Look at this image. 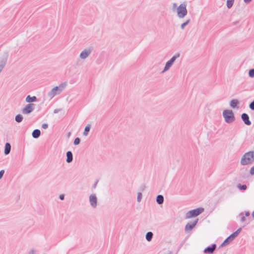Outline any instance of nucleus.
<instances>
[{
  "instance_id": "aec40b11",
  "label": "nucleus",
  "mask_w": 254,
  "mask_h": 254,
  "mask_svg": "<svg viewBox=\"0 0 254 254\" xmlns=\"http://www.w3.org/2000/svg\"><path fill=\"white\" fill-rule=\"evenodd\" d=\"M156 202L159 204H161L164 202V196L162 195L159 194L156 197Z\"/></svg>"
},
{
  "instance_id": "c03bdc74",
  "label": "nucleus",
  "mask_w": 254,
  "mask_h": 254,
  "mask_svg": "<svg viewBox=\"0 0 254 254\" xmlns=\"http://www.w3.org/2000/svg\"><path fill=\"white\" fill-rule=\"evenodd\" d=\"M70 132H68V136H69V135H70Z\"/></svg>"
},
{
  "instance_id": "79ce46f5",
  "label": "nucleus",
  "mask_w": 254,
  "mask_h": 254,
  "mask_svg": "<svg viewBox=\"0 0 254 254\" xmlns=\"http://www.w3.org/2000/svg\"><path fill=\"white\" fill-rule=\"evenodd\" d=\"M252 216L254 218V211H253V212L252 213Z\"/></svg>"
},
{
  "instance_id": "4c0bfd02",
  "label": "nucleus",
  "mask_w": 254,
  "mask_h": 254,
  "mask_svg": "<svg viewBox=\"0 0 254 254\" xmlns=\"http://www.w3.org/2000/svg\"><path fill=\"white\" fill-rule=\"evenodd\" d=\"M61 111V109H57L54 110V113L55 114H57V113H58L59 111Z\"/></svg>"
},
{
  "instance_id": "a19ab883",
  "label": "nucleus",
  "mask_w": 254,
  "mask_h": 254,
  "mask_svg": "<svg viewBox=\"0 0 254 254\" xmlns=\"http://www.w3.org/2000/svg\"><path fill=\"white\" fill-rule=\"evenodd\" d=\"M177 6V4L176 3H174L173 4V9L174 8H176Z\"/></svg>"
},
{
  "instance_id": "412c9836",
  "label": "nucleus",
  "mask_w": 254,
  "mask_h": 254,
  "mask_svg": "<svg viewBox=\"0 0 254 254\" xmlns=\"http://www.w3.org/2000/svg\"><path fill=\"white\" fill-rule=\"evenodd\" d=\"M153 234L152 232H148L145 235V238L148 242H150L153 238Z\"/></svg>"
},
{
  "instance_id": "c85d7f7f",
  "label": "nucleus",
  "mask_w": 254,
  "mask_h": 254,
  "mask_svg": "<svg viewBox=\"0 0 254 254\" xmlns=\"http://www.w3.org/2000/svg\"><path fill=\"white\" fill-rule=\"evenodd\" d=\"M80 139L79 137H76L74 140V144L75 145H78L80 143Z\"/></svg>"
},
{
  "instance_id": "37998d69",
  "label": "nucleus",
  "mask_w": 254,
  "mask_h": 254,
  "mask_svg": "<svg viewBox=\"0 0 254 254\" xmlns=\"http://www.w3.org/2000/svg\"><path fill=\"white\" fill-rule=\"evenodd\" d=\"M168 254H172V252L170 251Z\"/></svg>"
},
{
  "instance_id": "dca6fc26",
  "label": "nucleus",
  "mask_w": 254,
  "mask_h": 254,
  "mask_svg": "<svg viewBox=\"0 0 254 254\" xmlns=\"http://www.w3.org/2000/svg\"><path fill=\"white\" fill-rule=\"evenodd\" d=\"M41 134V131L38 129H34L32 133V137L34 138H38Z\"/></svg>"
},
{
  "instance_id": "9b49d317",
  "label": "nucleus",
  "mask_w": 254,
  "mask_h": 254,
  "mask_svg": "<svg viewBox=\"0 0 254 254\" xmlns=\"http://www.w3.org/2000/svg\"><path fill=\"white\" fill-rule=\"evenodd\" d=\"M198 219L197 218L192 221H190V222H188L185 226V231L186 232L191 231L196 225V224L198 222Z\"/></svg>"
},
{
  "instance_id": "f8f14e48",
  "label": "nucleus",
  "mask_w": 254,
  "mask_h": 254,
  "mask_svg": "<svg viewBox=\"0 0 254 254\" xmlns=\"http://www.w3.org/2000/svg\"><path fill=\"white\" fill-rule=\"evenodd\" d=\"M89 202L91 206L93 208H95L97 206V198L95 194H91L89 196Z\"/></svg>"
},
{
  "instance_id": "c756f323",
  "label": "nucleus",
  "mask_w": 254,
  "mask_h": 254,
  "mask_svg": "<svg viewBox=\"0 0 254 254\" xmlns=\"http://www.w3.org/2000/svg\"><path fill=\"white\" fill-rule=\"evenodd\" d=\"M249 107L252 110L254 111V100L250 104Z\"/></svg>"
},
{
  "instance_id": "b1692460",
  "label": "nucleus",
  "mask_w": 254,
  "mask_h": 254,
  "mask_svg": "<svg viewBox=\"0 0 254 254\" xmlns=\"http://www.w3.org/2000/svg\"><path fill=\"white\" fill-rule=\"evenodd\" d=\"M234 0H227V6L228 8H230L232 7L233 3H234Z\"/></svg>"
},
{
  "instance_id": "58836bf2",
  "label": "nucleus",
  "mask_w": 254,
  "mask_h": 254,
  "mask_svg": "<svg viewBox=\"0 0 254 254\" xmlns=\"http://www.w3.org/2000/svg\"><path fill=\"white\" fill-rule=\"evenodd\" d=\"M245 215L247 217L249 216L250 215V213L249 211H247V212H245Z\"/></svg>"
},
{
  "instance_id": "f257e3e1",
  "label": "nucleus",
  "mask_w": 254,
  "mask_h": 254,
  "mask_svg": "<svg viewBox=\"0 0 254 254\" xmlns=\"http://www.w3.org/2000/svg\"><path fill=\"white\" fill-rule=\"evenodd\" d=\"M254 162V151L245 153L242 157L241 164L242 165H248Z\"/></svg>"
},
{
  "instance_id": "4be33fe9",
  "label": "nucleus",
  "mask_w": 254,
  "mask_h": 254,
  "mask_svg": "<svg viewBox=\"0 0 254 254\" xmlns=\"http://www.w3.org/2000/svg\"><path fill=\"white\" fill-rule=\"evenodd\" d=\"M90 129V125H88L84 128V130L83 132V135L84 136H87L88 134V133L89 132Z\"/></svg>"
},
{
  "instance_id": "20e7f679",
  "label": "nucleus",
  "mask_w": 254,
  "mask_h": 254,
  "mask_svg": "<svg viewBox=\"0 0 254 254\" xmlns=\"http://www.w3.org/2000/svg\"><path fill=\"white\" fill-rule=\"evenodd\" d=\"M177 16L179 18H183L185 17L188 14V10L187 9V4L186 3H183L177 8Z\"/></svg>"
},
{
  "instance_id": "a878e982",
  "label": "nucleus",
  "mask_w": 254,
  "mask_h": 254,
  "mask_svg": "<svg viewBox=\"0 0 254 254\" xmlns=\"http://www.w3.org/2000/svg\"><path fill=\"white\" fill-rule=\"evenodd\" d=\"M238 187L241 190H246L247 188L246 185H241L240 184L238 185Z\"/></svg>"
},
{
  "instance_id": "7ed1b4c3",
  "label": "nucleus",
  "mask_w": 254,
  "mask_h": 254,
  "mask_svg": "<svg viewBox=\"0 0 254 254\" xmlns=\"http://www.w3.org/2000/svg\"><path fill=\"white\" fill-rule=\"evenodd\" d=\"M223 116L226 123L231 124L235 120V117L234 113L232 110H225L223 112Z\"/></svg>"
},
{
  "instance_id": "e433bc0d",
  "label": "nucleus",
  "mask_w": 254,
  "mask_h": 254,
  "mask_svg": "<svg viewBox=\"0 0 254 254\" xmlns=\"http://www.w3.org/2000/svg\"><path fill=\"white\" fill-rule=\"evenodd\" d=\"M98 181H96L95 182V183H94V184L93 185V188L94 189H95V188H96V186H97V184H98Z\"/></svg>"
},
{
  "instance_id": "f3484780",
  "label": "nucleus",
  "mask_w": 254,
  "mask_h": 254,
  "mask_svg": "<svg viewBox=\"0 0 254 254\" xmlns=\"http://www.w3.org/2000/svg\"><path fill=\"white\" fill-rule=\"evenodd\" d=\"M37 100V98L36 96L31 97L30 95H28L26 98V102L28 103H31L32 102H35Z\"/></svg>"
},
{
  "instance_id": "393cba45",
  "label": "nucleus",
  "mask_w": 254,
  "mask_h": 254,
  "mask_svg": "<svg viewBox=\"0 0 254 254\" xmlns=\"http://www.w3.org/2000/svg\"><path fill=\"white\" fill-rule=\"evenodd\" d=\"M190 22V19H188L186 21L182 23L181 25V29L183 30L185 27Z\"/></svg>"
},
{
  "instance_id": "9d476101",
  "label": "nucleus",
  "mask_w": 254,
  "mask_h": 254,
  "mask_svg": "<svg viewBox=\"0 0 254 254\" xmlns=\"http://www.w3.org/2000/svg\"><path fill=\"white\" fill-rule=\"evenodd\" d=\"M35 107V104L33 103H29L27 104L23 109L22 110V113L23 114L28 115L32 113Z\"/></svg>"
},
{
  "instance_id": "7c9ffc66",
  "label": "nucleus",
  "mask_w": 254,
  "mask_h": 254,
  "mask_svg": "<svg viewBox=\"0 0 254 254\" xmlns=\"http://www.w3.org/2000/svg\"><path fill=\"white\" fill-rule=\"evenodd\" d=\"M240 215L241 216V222H244L245 221L246 219H245V216L243 215V213H241L240 214Z\"/></svg>"
},
{
  "instance_id": "4468645a",
  "label": "nucleus",
  "mask_w": 254,
  "mask_h": 254,
  "mask_svg": "<svg viewBox=\"0 0 254 254\" xmlns=\"http://www.w3.org/2000/svg\"><path fill=\"white\" fill-rule=\"evenodd\" d=\"M216 248V245L214 244L211 246H208L206 247L203 251L204 253H210L212 254Z\"/></svg>"
},
{
  "instance_id": "39448f33",
  "label": "nucleus",
  "mask_w": 254,
  "mask_h": 254,
  "mask_svg": "<svg viewBox=\"0 0 254 254\" xmlns=\"http://www.w3.org/2000/svg\"><path fill=\"white\" fill-rule=\"evenodd\" d=\"M204 211V208L202 207L197 208L190 211H189L186 214V218L189 219L192 217H196Z\"/></svg>"
},
{
  "instance_id": "f704fd0d",
  "label": "nucleus",
  "mask_w": 254,
  "mask_h": 254,
  "mask_svg": "<svg viewBox=\"0 0 254 254\" xmlns=\"http://www.w3.org/2000/svg\"><path fill=\"white\" fill-rule=\"evenodd\" d=\"M28 254H36L35 251L34 249H31L29 252Z\"/></svg>"
},
{
  "instance_id": "c9c22d12",
  "label": "nucleus",
  "mask_w": 254,
  "mask_h": 254,
  "mask_svg": "<svg viewBox=\"0 0 254 254\" xmlns=\"http://www.w3.org/2000/svg\"><path fill=\"white\" fill-rule=\"evenodd\" d=\"M61 200H64V194H61L59 197Z\"/></svg>"
},
{
  "instance_id": "423d86ee",
  "label": "nucleus",
  "mask_w": 254,
  "mask_h": 254,
  "mask_svg": "<svg viewBox=\"0 0 254 254\" xmlns=\"http://www.w3.org/2000/svg\"><path fill=\"white\" fill-rule=\"evenodd\" d=\"M180 57V54L179 53H177L175 55H174L171 58V59L166 63L165 67H164L163 70H162V72L164 73L165 71L168 70L170 68V67L172 66V65H173V63L175 62L177 58H179Z\"/></svg>"
},
{
  "instance_id": "a211bd4d",
  "label": "nucleus",
  "mask_w": 254,
  "mask_h": 254,
  "mask_svg": "<svg viewBox=\"0 0 254 254\" xmlns=\"http://www.w3.org/2000/svg\"><path fill=\"white\" fill-rule=\"evenodd\" d=\"M11 150V145L9 143H6L4 147V154L5 155L8 154Z\"/></svg>"
},
{
  "instance_id": "6ab92c4d",
  "label": "nucleus",
  "mask_w": 254,
  "mask_h": 254,
  "mask_svg": "<svg viewBox=\"0 0 254 254\" xmlns=\"http://www.w3.org/2000/svg\"><path fill=\"white\" fill-rule=\"evenodd\" d=\"M239 101L237 99H233L230 101V105L233 108H237Z\"/></svg>"
},
{
  "instance_id": "5701e85b",
  "label": "nucleus",
  "mask_w": 254,
  "mask_h": 254,
  "mask_svg": "<svg viewBox=\"0 0 254 254\" xmlns=\"http://www.w3.org/2000/svg\"><path fill=\"white\" fill-rule=\"evenodd\" d=\"M23 118L20 114H18L15 116V120L17 123H20L22 121Z\"/></svg>"
},
{
  "instance_id": "2f4dec72",
  "label": "nucleus",
  "mask_w": 254,
  "mask_h": 254,
  "mask_svg": "<svg viewBox=\"0 0 254 254\" xmlns=\"http://www.w3.org/2000/svg\"><path fill=\"white\" fill-rule=\"evenodd\" d=\"M42 127L44 129H47L48 127V125L47 123H44L42 125Z\"/></svg>"
},
{
  "instance_id": "1a4fd4ad",
  "label": "nucleus",
  "mask_w": 254,
  "mask_h": 254,
  "mask_svg": "<svg viewBox=\"0 0 254 254\" xmlns=\"http://www.w3.org/2000/svg\"><path fill=\"white\" fill-rule=\"evenodd\" d=\"M93 51V48L88 47L84 49L80 54L79 57L82 60H85L91 54Z\"/></svg>"
},
{
  "instance_id": "473e14b6",
  "label": "nucleus",
  "mask_w": 254,
  "mask_h": 254,
  "mask_svg": "<svg viewBox=\"0 0 254 254\" xmlns=\"http://www.w3.org/2000/svg\"><path fill=\"white\" fill-rule=\"evenodd\" d=\"M250 173L252 175H254V166L251 168Z\"/></svg>"
},
{
  "instance_id": "ddd939ff",
  "label": "nucleus",
  "mask_w": 254,
  "mask_h": 254,
  "mask_svg": "<svg viewBox=\"0 0 254 254\" xmlns=\"http://www.w3.org/2000/svg\"><path fill=\"white\" fill-rule=\"evenodd\" d=\"M241 119L245 125L250 126L252 124V123L250 120L249 116L247 114L243 113L241 115Z\"/></svg>"
},
{
  "instance_id": "2eb2a0df",
  "label": "nucleus",
  "mask_w": 254,
  "mask_h": 254,
  "mask_svg": "<svg viewBox=\"0 0 254 254\" xmlns=\"http://www.w3.org/2000/svg\"><path fill=\"white\" fill-rule=\"evenodd\" d=\"M66 161L67 163H70L73 160V155L72 153L70 151H68L66 153Z\"/></svg>"
},
{
  "instance_id": "f03ea898",
  "label": "nucleus",
  "mask_w": 254,
  "mask_h": 254,
  "mask_svg": "<svg viewBox=\"0 0 254 254\" xmlns=\"http://www.w3.org/2000/svg\"><path fill=\"white\" fill-rule=\"evenodd\" d=\"M67 86V82H64L60 84L59 86L54 87L50 92L48 95L50 98H53L57 95L60 94Z\"/></svg>"
},
{
  "instance_id": "72a5a7b5",
  "label": "nucleus",
  "mask_w": 254,
  "mask_h": 254,
  "mask_svg": "<svg viewBox=\"0 0 254 254\" xmlns=\"http://www.w3.org/2000/svg\"><path fill=\"white\" fill-rule=\"evenodd\" d=\"M4 173V170H1L0 171V180L2 178V176H3V174Z\"/></svg>"
},
{
  "instance_id": "ea45409f",
  "label": "nucleus",
  "mask_w": 254,
  "mask_h": 254,
  "mask_svg": "<svg viewBox=\"0 0 254 254\" xmlns=\"http://www.w3.org/2000/svg\"><path fill=\"white\" fill-rule=\"evenodd\" d=\"M252 0H244V2L246 3H250Z\"/></svg>"
},
{
  "instance_id": "bb28decb",
  "label": "nucleus",
  "mask_w": 254,
  "mask_h": 254,
  "mask_svg": "<svg viewBox=\"0 0 254 254\" xmlns=\"http://www.w3.org/2000/svg\"><path fill=\"white\" fill-rule=\"evenodd\" d=\"M142 193L141 192H138L137 196V201L139 202L141 201L142 199Z\"/></svg>"
},
{
  "instance_id": "0eeeda50",
  "label": "nucleus",
  "mask_w": 254,
  "mask_h": 254,
  "mask_svg": "<svg viewBox=\"0 0 254 254\" xmlns=\"http://www.w3.org/2000/svg\"><path fill=\"white\" fill-rule=\"evenodd\" d=\"M241 228H239L236 231L234 232L233 234L230 235L228 237H227L224 241L223 242V243L221 244V246L223 247L224 246L227 245L229 244L230 242H231L233 240H234L235 238H236L239 234L241 231Z\"/></svg>"
},
{
  "instance_id": "6e6552de",
  "label": "nucleus",
  "mask_w": 254,
  "mask_h": 254,
  "mask_svg": "<svg viewBox=\"0 0 254 254\" xmlns=\"http://www.w3.org/2000/svg\"><path fill=\"white\" fill-rule=\"evenodd\" d=\"M8 56V53L7 52H4L3 54L0 56V73L6 64Z\"/></svg>"
},
{
  "instance_id": "cd10ccee",
  "label": "nucleus",
  "mask_w": 254,
  "mask_h": 254,
  "mask_svg": "<svg viewBox=\"0 0 254 254\" xmlns=\"http://www.w3.org/2000/svg\"><path fill=\"white\" fill-rule=\"evenodd\" d=\"M249 75L251 77H254V68L251 69L249 72Z\"/></svg>"
}]
</instances>
